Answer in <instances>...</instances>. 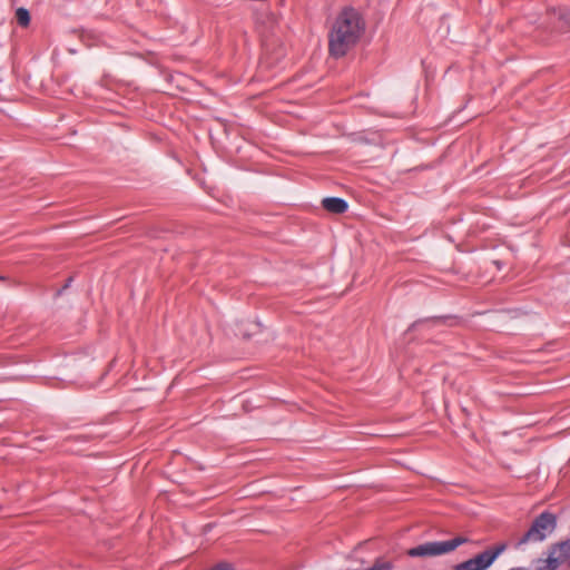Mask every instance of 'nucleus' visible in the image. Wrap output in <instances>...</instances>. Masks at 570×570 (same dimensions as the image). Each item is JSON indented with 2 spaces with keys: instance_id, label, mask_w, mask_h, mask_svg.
Wrapping results in <instances>:
<instances>
[{
  "instance_id": "nucleus-1",
  "label": "nucleus",
  "mask_w": 570,
  "mask_h": 570,
  "mask_svg": "<svg viewBox=\"0 0 570 570\" xmlns=\"http://www.w3.org/2000/svg\"><path fill=\"white\" fill-rule=\"evenodd\" d=\"M365 30L361 12L353 7L341 9L328 31V52L334 58L344 57L360 41Z\"/></svg>"
},
{
  "instance_id": "nucleus-2",
  "label": "nucleus",
  "mask_w": 570,
  "mask_h": 570,
  "mask_svg": "<svg viewBox=\"0 0 570 570\" xmlns=\"http://www.w3.org/2000/svg\"><path fill=\"white\" fill-rule=\"evenodd\" d=\"M557 527V518L551 512H542L532 522L529 530L519 540V544L543 541Z\"/></svg>"
},
{
  "instance_id": "nucleus-3",
  "label": "nucleus",
  "mask_w": 570,
  "mask_h": 570,
  "mask_svg": "<svg viewBox=\"0 0 570 570\" xmlns=\"http://www.w3.org/2000/svg\"><path fill=\"white\" fill-rule=\"evenodd\" d=\"M465 542H468V539L464 537H456L446 541L426 542L411 548L407 554L413 558L441 556L455 550Z\"/></svg>"
},
{
  "instance_id": "nucleus-4",
  "label": "nucleus",
  "mask_w": 570,
  "mask_h": 570,
  "mask_svg": "<svg viewBox=\"0 0 570 570\" xmlns=\"http://www.w3.org/2000/svg\"><path fill=\"white\" fill-rule=\"evenodd\" d=\"M507 547V543H500L494 548L488 549L466 561L458 563L453 567V570H485L502 552L505 551Z\"/></svg>"
},
{
  "instance_id": "nucleus-5",
  "label": "nucleus",
  "mask_w": 570,
  "mask_h": 570,
  "mask_svg": "<svg viewBox=\"0 0 570 570\" xmlns=\"http://www.w3.org/2000/svg\"><path fill=\"white\" fill-rule=\"evenodd\" d=\"M570 558V540H564L551 546L547 559L558 569Z\"/></svg>"
},
{
  "instance_id": "nucleus-6",
  "label": "nucleus",
  "mask_w": 570,
  "mask_h": 570,
  "mask_svg": "<svg viewBox=\"0 0 570 570\" xmlns=\"http://www.w3.org/2000/svg\"><path fill=\"white\" fill-rule=\"evenodd\" d=\"M323 207L334 214H343L347 210V203L343 198L327 197L322 200Z\"/></svg>"
},
{
  "instance_id": "nucleus-7",
  "label": "nucleus",
  "mask_w": 570,
  "mask_h": 570,
  "mask_svg": "<svg viewBox=\"0 0 570 570\" xmlns=\"http://www.w3.org/2000/svg\"><path fill=\"white\" fill-rule=\"evenodd\" d=\"M16 18H17V22L21 26V27H28L29 23H30V13L27 9L24 8H18L17 11H16Z\"/></svg>"
},
{
  "instance_id": "nucleus-8",
  "label": "nucleus",
  "mask_w": 570,
  "mask_h": 570,
  "mask_svg": "<svg viewBox=\"0 0 570 570\" xmlns=\"http://www.w3.org/2000/svg\"><path fill=\"white\" fill-rule=\"evenodd\" d=\"M534 570H557V568L554 567V564L551 561H549L546 558V559L538 560Z\"/></svg>"
},
{
  "instance_id": "nucleus-9",
  "label": "nucleus",
  "mask_w": 570,
  "mask_h": 570,
  "mask_svg": "<svg viewBox=\"0 0 570 570\" xmlns=\"http://www.w3.org/2000/svg\"><path fill=\"white\" fill-rule=\"evenodd\" d=\"M391 569H392L391 563L377 561L373 564V567H371L366 570H391Z\"/></svg>"
},
{
  "instance_id": "nucleus-10",
  "label": "nucleus",
  "mask_w": 570,
  "mask_h": 570,
  "mask_svg": "<svg viewBox=\"0 0 570 570\" xmlns=\"http://www.w3.org/2000/svg\"><path fill=\"white\" fill-rule=\"evenodd\" d=\"M210 570H234V568L230 563L220 562V563L216 564L214 568H212Z\"/></svg>"
},
{
  "instance_id": "nucleus-11",
  "label": "nucleus",
  "mask_w": 570,
  "mask_h": 570,
  "mask_svg": "<svg viewBox=\"0 0 570 570\" xmlns=\"http://www.w3.org/2000/svg\"><path fill=\"white\" fill-rule=\"evenodd\" d=\"M567 23L569 24L570 27V14H569V18L567 19Z\"/></svg>"
}]
</instances>
